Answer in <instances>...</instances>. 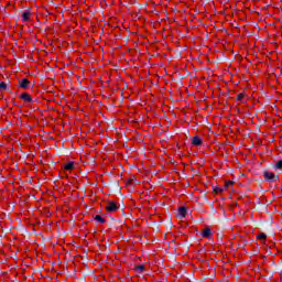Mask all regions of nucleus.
<instances>
[{
  "mask_svg": "<svg viewBox=\"0 0 282 282\" xmlns=\"http://www.w3.org/2000/svg\"><path fill=\"white\" fill-rule=\"evenodd\" d=\"M263 177L265 182H279V175L274 174V172L264 171Z\"/></svg>",
  "mask_w": 282,
  "mask_h": 282,
  "instance_id": "obj_1",
  "label": "nucleus"
},
{
  "mask_svg": "<svg viewBox=\"0 0 282 282\" xmlns=\"http://www.w3.org/2000/svg\"><path fill=\"white\" fill-rule=\"evenodd\" d=\"M118 204L113 200L108 202V205L106 206L107 213H118Z\"/></svg>",
  "mask_w": 282,
  "mask_h": 282,
  "instance_id": "obj_2",
  "label": "nucleus"
},
{
  "mask_svg": "<svg viewBox=\"0 0 282 282\" xmlns=\"http://www.w3.org/2000/svg\"><path fill=\"white\" fill-rule=\"evenodd\" d=\"M20 89H30V79L23 78L19 84Z\"/></svg>",
  "mask_w": 282,
  "mask_h": 282,
  "instance_id": "obj_3",
  "label": "nucleus"
},
{
  "mask_svg": "<svg viewBox=\"0 0 282 282\" xmlns=\"http://www.w3.org/2000/svg\"><path fill=\"white\" fill-rule=\"evenodd\" d=\"M202 237L204 239H210V237H213V230H210V228L203 229Z\"/></svg>",
  "mask_w": 282,
  "mask_h": 282,
  "instance_id": "obj_4",
  "label": "nucleus"
},
{
  "mask_svg": "<svg viewBox=\"0 0 282 282\" xmlns=\"http://www.w3.org/2000/svg\"><path fill=\"white\" fill-rule=\"evenodd\" d=\"M20 100H23L24 102H32V96H30L29 93H23L20 95Z\"/></svg>",
  "mask_w": 282,
  "mask_h": 282,
  "instance_id": "obj_5",
  "label": "nucleus"
},
{
  "mask_svg": "<svg viewBox=\"0 0 282 282\" xmlns=\"http://www.w3.org/2000/svg\"><path fill=\"white\" fill-rule=\"evenodd\" d=\"M192 144L194 147H202V144H203L202 138L199 135L194 137L192 139Z\"/></svg>",
  "mask_w": 282,
  "mask_h": 282,
  "instance_id": "obj_6",
  "label": "nucleus"
},
{
  "mask_svg": "<svg viewBox=\"0 0 282 282\" xmlns=\"http://www.w3.org/2000/svg\"><path fill=\"white\" fill-rule=\"evenodd\" d=\"M186 213H187L186 207L182 206L178 208V217H181V219H184V217H186Z\"/></svg>",
  "mask_w": 282,
  "mask_h": 282,
  "instance_id": "obj_7",
  "label": "nucleus"
},
{
  "mask_svg": "<svg viewBox=\"0 0 282 282\" xmlns=\"http://www.w3.org/2000/svg\"><path fill=\"white\" fill-rule=\"evenodd\" d=\"M256 239H258L259 241H262V243H265V241H268V235L261 232L258 236H256Z\"/></svg>",
  "mask_w": 282,
  "mask_h": 282,
  "instance_id": "obj_8",
  "label": "nucleus"
},
{
  "mask_svg": "<svg viewBox=\"0 0 282 282\" xmlns=\"http://www.w3.org/2000/svg\"><path fill=\"white\" fill-rule=\"evenodd\" d=\"M31 15H32V13L30 11H24L22 13V20L24 21V23H28V21H30Z\"/></svg>",
  "mask_w": 282,
  "mask_h": 282,
  "instance_id": "obj_9",
  "label": "nucleus"
},
{
  "mask_svg": "<svg viewBox=\"0 0 282 282\" xmlns=\"http://www.w3.org/2000/svg\"><path fill=\"white\" fill-rule=\"evenodd\" d=\"M64 171H68L69 173H72V171H74V162H68L64 165Z\"/></svg>",
  "mask_w": 282,
  "mask_h": 282,
  "instance_id": "obj_10",
  "label": "nucleus"
},
{
  "mask_svg": "<svg viewBox=\"0 0 282 282\" xmlns=\"http://www.w3.org/2000/svg\"><path fill=\"white\" fill-rule=\"evenodd\" d=\"M95 221H97L98 224H107V219H105L102 216L100 215H96L94 216Z\"/></svg>",
  "mask_w": 282,
  "mask_h": 282,
  "instance_id": "obj_11",
  "label": "nucleus"
},
{
  "mask_svg": "<svg viewBox=\"0 0 282 282\" xmlns=\"http://www.w3.org/2000/svg\"><path fill=\"white\" fill-rule=\"evenodd\" d=\"M0 91H8V84L6 82L0 83Z\"/></svg>",
  "mask_w": 282,
  "mask_h": 282,
  "instance_id": "obj_12",
  "label": "nucleus"
},
{
  "mask_svg": "<svg viewBox=\"0 0 282 282\" xmlns=\"http://www.w3.org/2000/svg\"><path fill=\"white\" fill-rule=\"evenodd\" d=\"M274 169H278L279 171H282V160H280L275 163Z\"/></svg>",
  "mask_w": 282,
  "mask_h": 282,
  "instance_id": "obj_13",
  "label": "nucleus"
},
{
  "mask_svg": "<svg viewBox=\"0 0 282 282\" xmlns=\"http://www.w3.org/2000/svg\"><path fill=\"white\" fill-rule=\"evenodd\" d=\"M243 98H246V94H243V93H240V94L237 96V100H238L239 102H241V100H243Z\"/></svg>",
  "mask_w": 282,
  "mask_h": 282,
  "instance_id": "obj_14",
  "label": "nucleus"
},
{
  "mask_svg": "<svg viewBox=\"0 0 282 282\" xmlns=\"http://www.w3.org/2000/svg\"><path fill=\"white\" fill-rule=\"evenodd\" d=\"M214 193H215L216 195H219V193H224V189H223L221 187H215V188H214Z\"/></svg>",
  "mask_w": 282,
  "mask_h": 282,
  "instance_id": "obj_15",
  "label": "nucleus"
},
{
  "mask_svg": "<svg viewBox=\"0 0 282 282\" xmlns=\"http://www.w3.org/2000/svg\"><path fill=\"white\" fill-rule=\"evenodd\" d=\"M135 270H137L138 272H142V271L144 270V264H139V265H137V267H135Z\"/></svg>",
  "mask_w": 282,
  "mask_h": 282,
  "instance_id": "obj_16",
  "label": "nucleus"
},
{
  "mask_svg": "<svg viewBox=\"0 0 282 282\" xmlns=\"http://www.w3.org/2000/svg\"><path fill=\"white\" fill-rule=\"evenodd\" d=\"M134 180L133 178H128L126 181V186H131V184H133Z\"/></svg>",
  "mask_w": 282,
  "mask_h": 282,
  "instance_id": "obj_17",
  "label": "nucleus"
},
{
  "mask_svg": "<svg viewBox=\"0 0 282 282\" xmlns=\"http://www.w3.org/2000/svg\"><path fill=\"white\" fill-rule=\"evenodd\" d=\"M232 181H225V188H228V186H232Z\"/></svg>",
  "mask_w": 282,
  "mask_h": 282,
  "instance_id": "obj_18",
  "label": "nucleus"
},
{
  "mask_svg": "<svg viewBox=\"0 0 282 282\" xmlns=\"http://www.w3.org/2000/svg\"><path fill=\"white\" fill-rule=\"evenodd\" d=\"M236 206H239V204H238V203H236Z\"/></svg>",
  "mask_w": 282,
  "mask_h": 282,
  "instance_id": "obj_19",
  "label": "nucleus"
}]
</instances>
